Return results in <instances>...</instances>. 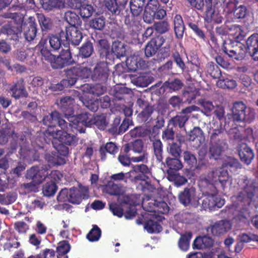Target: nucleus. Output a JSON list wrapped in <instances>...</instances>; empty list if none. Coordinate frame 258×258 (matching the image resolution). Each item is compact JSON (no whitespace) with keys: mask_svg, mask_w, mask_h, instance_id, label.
<instances>
[{"mask_svg":"<svg viewBox=\"0 0 258 258\" xmlns=\"http://www.w3.org/2000/svg\"><path fill=\"white\" fill-rule=\"evenodd\" d=\"M66 79L63 80L62 82L66 84L68 82V86L74 85L79 79L77 72V67H73L64 71Z\"/></svg>","mask_w":258,"mask_h":258,"instance_id":"c9c22d12","label":"nucleus"},{"mask_svg":"<svg viewBox=\"0 0 258 258\" xmlns=\"http://www.w3.org/2000/svg\"><path fill=\"white\" fill-rule=\"evenodd\" d=\"M226 170H229L232 173L235 172L238 169L242 168V165L238 159L230 158L226 161L223 165Z\"/></svg>","mask_w":258,"mask_h":258,"instance_id":"de8ad7c7","label":"nucleus"},{"mask_svg":"<svg viewBox=\"0 0 258 258\" xmlns=\"http://www.w3.org/2000/svg\"><path fill=\"white\" fill-rule=\"evenodd\" d=\"M228 147L210 143L209 149V158L210 159L217 160L221 156L222 152L228 149Z\"/></svg>","mask_w":258,"mask_h":258,"instance_id":"58836bf2","label":"nucleus"},{"mask_svg":"<svg viewBox=\"0 0 258 258\" xmlns=\"http://www.w3.org/2000/svg\"><path fill=\"white\" fill-rule=\"evenodd\" d=\"M42 7L45 10L50 11L54 8H62L61 3L57 0H39Z\"/></svg>","mask_w":258,"mask_h":258,"instance_id":"864d4df0","label":"nucleus"},{"mask_svg":"<svg viewBox=\"0 0 258 258\" xmlns=\"http://www.w3.org/2000/svg\"><path fill=\"white\" fill-rule=\"evenodd\" d=\"M131 172H135L136 173H140L136 175L134 177V181L137 182L138 181H146L149 179V175L151 173L150 170L148 166L144 164L132 165V170L130 171Z\"/></svg>","mask_w":258,"mask_h":258,"instance_id":"5701e85b","label":"nucleus"},{"mask_svg":"<svg viewBox=\"0 0 258 258\" xmlns=\"http://www.w3.org/2000/svg\"><path fill=\"white\" fill-rule=\"evenodd\" d=\"M70 192L69 202L73 204H79L83 199L88 197L87 190L83 191L73 187L70 189Z\"/></svg>","mask_w":258,"mask_h":258,"instance_id":"c756f323","label":"nucleus"},{"mask_svg":"<svg viewBox=\"0 0 258 258\" xmlns=\"http://www.w3.org/2000/svg\"><path fill=\"white\" fill-rule=\"evenodd\" d=\"M9 91L12 93L11 97L16 100L20 98H26L28 96V93L26 89L24 80L22 78L17 79L14 82L13 84L10 87Z\"/></svg>","mask_w":258,"mask_h":258,"instance_id":"f3484780","label":"nucleus"},{"mask_svg":"<svg viewBox=\"0 0 258 258\" xmlns=\"http://www.w3.org/2000/svg\"><path fill=\"white\" fill-rule=\"evenodd\" d=\"M141 20V16H136L131 14V15H128L125 17L124 23L129 28L138 27L140 24Z\"/></svg>","mask_w":258,"mask_h":258,"instance_id":"3c124183","label":"nucleus"},{"mask_svg":"<svg viewBox=\"0 0 258 258\" xmlns=\"http://www.w3.org/2000/svg\"><path fill=\"white\" fill-rule=\"evenodd\" d=\"M165 41L163 36L157 35L151 39L145 47V54L146 57L154 56Z\"/></svg>","mask_w":258,"mask_h":258,"instance_id":"4468645a","label":"nucleus"},{"mask_svg":"<svg viewBox=\"0 0 258 258\" xmlns=\"http://www.w3.org/2000/svg\"><path fill=\"white\" fill-rule=\"evenodd\" d=\"M217 85L218 87L223 89H233L237 86L236 82L233 79L228 78L219 80Z\"/></svg>","mask_w":258,"mask_h":258,"instance_id":"774afa93","label":"nucleus"},{"mask_svg":"<svg viewBox=\"0 0 258 258\" xmlns=\"http://www.w3.org/2000/svg\"><path fill=\"white\" fill-rule=\"evenodd\" d=\"M178 199L181 204L185 207L190 206L198 208L200 203V198L197 196L196 188L193 186L186 187L178 195Z\"/></svg>","mask_w":258,"mask_h":258,"instance_id":"39448f33","label":"nucleus"},{"mask_svg":"<svg viewBox=\"0 0 258 258\" xmlns=\"http://www.w3.org/2000/svg\"><path fill=\"white\" fill-rule=\"evenodd\" d=\"M126 66L131 72H136L139 69H144L147 66L146 61L140 57L131 56L126 60Z\"/></svg>","mask_w":258,"mask_h":258,"instance_id":"bb28decb","label":"nucleus"},{"mask_svg":"<svg viewBox=\"0 0 258 258\" xmlns=\"http://www.w3.org/2000/svg\"><path fill=\"white\" fill-rule=\"evenodd\" d=\"M255 117V110L253 108L247 106L241 101H236L233 103L231 113L228 115L227 118H225V122L233 128L236 127L237 123H250Z\"/></svg>","mask_w":258,"mask_h":258,"instance_id":"f257e3e1","label":"nucleus"},{"mask_svg":"<svg viewBox=\"0 0 258 258\" xmlns=\"http://www.w3.org/2000/svg\"><path fill=\"white\" fill-rule=\"evenodd\" d=\"M30 22L28 26L24 29V35L26 40L28 42H32L35 39L37 33V25L35 22L34 17H30Z\"/></svg>","mask_w":258,"mask_h":258,"instance_id":"c85d7f7f","label":"nucleus"},{"mask_svg":"<svg viewBox=\"0 0 258 258\" xmlns=\"http://www.w3.org/2000/svg\"><path fill=\"white\" fill-rule=\"evenodd\" d=\"M36 17L43 35L46 34L52 30L53 23L51 18L45 16L42 13H37Z\"/></svg>","mask_w":258,"mask_h":258,"instance_id":"cd10ccee","label":"nucleus"},{"mask_svg":"<svg viewBox=\"0 0 258 258\" xmlns=\"http://www.w3.org/2000/svg\"><path fill=\"white\" fill-rule=\"evenodd\" d=\"M45 159L52 165H62L66 163L64 157L60 156L56 152L47 153L45 155Z\"/></svg>","mask_w":258,"mask_h":258,"instance_id":"ea45409f","label":"nucleus"},{"mask_svg":"<svg viewBox=\"0 0 258 258\" xmlns=\"http://www.w3.org/2000/svg\"><path fill=\"white\" fill-rule=\"evenodd\" d=\"M58 35L59 36L56 34H51L48 36L49 43L51 51H56L59 49L61 44H63V42L66 41L64 38L61 37L60 31Z\"/></svg>","mask_w":258,"mask_h":258,"instance_id":"a19ab883","label":"nucleus"},{"mask_svg":"<svg viewBox=\"0 0 258 258\" xmlns=\"http://www.w3.org/2000/svg\"><path fill=\"white\" fill-rule=\"evenodd\" d=\"M222 17L218 14L216 13L212 6L211 2H209L206 4L205 22L207 23H216L219 24L222 23Z\"/></svg>","mask_w":258,"mask_h":258,"instance_id":"b1692460","label":"nucleus"},{"mask_svg":"<svg viewBox=\"0 0 258 258\" xmlns=\"http://www.w3.org/2000/svg\"><path fill=\"white\" fill-rule=\"evenodd\" d=\"M60 35L67 44L71 43L74 45H78L83 38L82 32L76 27H66L64 30H60Z\"/></svg>","mask_w":258,"mask_h":258,"instance_id":"6e6552de","label":"nucleus"},{"mask_svg":"<svg viewBox=\"0 0 258 258\" xmlns=\"http://www.w3.org/2000/svg\"><path fill=\"white\" fill-rule=\"evenodd\" d=\"M213 125L210 143L228 147L226 136L227 127L226 123L223 125L221 122L217 121L213 123Z\"/></svg>","mask_w":258,"mask_h":258,"instance_id":"20e7f679","label":"nucleus"},{"mask_svg":"<svg viewBox=\"0 0 258 258\" xmlns=\"http://www.w3.org/2000/svg\"><path fill=\"white\" fill-rule=\"evenodd\" d=\"M171 55V49L169 45L160 47L156 55V60L161 62Z\"/></svg>","mask_w":258,"mask_h":258,"instance_id":"052dcab7","label":"nucleus"},{"mask_svg":"<svg viewBox=\"0 0 258 258\" xmlns=\"http://www.w3.org/2000/svg\"><path fill=\"white\" fill-rule=\"evenodd\" d=\"M244 183L243 190L239 193L237 199L239 202L243 203L245 206H250L254 196V186L247 179L244 180Z\"/></svg>","mask_w":258,"mask_h":258,"instance_id":"1a4fd4ad","label":"nucleus"},{"mask_svg":"<svg viewBox=\"0 0 258 258\" xmlns=\"http://www.w3.org/2000/svg\"><path fill=\"white\" fill-rule=\"evenodd\" d=\"M183 159L190 168L196 167L198 165L197 159L195 155L188 151L183 152Z\"/></svg>","mask_w":258,"mask_h":258,"instance_id":"680f3d73","label":"nucleus"},{"mask_svg":"<svg viewBox=\"0 0 258 258\" xmlns=\"http://www.w3.org/2000/svg\"><path fill=\"white\" fill-rule=\"evenodd\" d=\"M127 2L128 0H104V5L112 15H118Z\"/></svg>","mask_w":258,"mask_h":258,"instance_id":"393cba45","label":"nucleus"},{"mask_svg":"<svg viewBox=\"0 0 258 258\" xmlns=\"http://www.w3.org/2000/svg\"><path fill=\"white\" fill-rule=\"evenodd\" d=\"M121 186L120 184H115L113 181H109L105 185L104 190L106 193L111 196H119L121 195Z\"/></svg>","mask_w":258,"mask_h":258,"instance_id":"49530a36","label":"nucleus"},{"mask_svg":"<svg viewBox=\"0 0 258 258\" xmlns=\"http://www.w3.org/2000/svg\"><path fill=\"white\" fill-rule=\"evenodd\" d=\"M118 151V147L115 143L108 142L105 145H102L99 148V152L100 159L102 161H105L107 158V152L112 155H115Z\"/></svg>","mask_w":258,"mask_h":258,"instance_id":"7c9ffc66","label":"nucleus"},{"mask_svg":"<svg viewBox=\"0 0 258 258\" xmlns=\"http://www.w3.org/2000/svg\"><path fill=\"white\" fill-rule=\"evenodd\" d=\"M15 11L16 12L4 14V17L6 18L13 19L14 20V22H12L13 24L22 27L24 17L26 14V10H17Z\"/></svg>","mask_w":258,"mask_h":258,"instance_id":"473e14b6","label":"nucleus"},{"mask_svg":"<svg viewBox=\"0 0 258 258\" xmlns=\"http://www.w3.org/2000/svg\"><path fill=\"white\" fill-rule=\"evenodd\" d=\"M235 48V52L233 55H232V58L238 60H242L245 57L247 53L246 46H244L242 43H238Z\"/></svg>","mask_w":258,"mask_h":258,"instance_id":"bf43d9fd","label":"nucleus"},{"mask_svg":"<svg viewBox=\"0 0 258 258\" xmlns=\"http://www.w3.org/2000/svg\"><path fill=\"white\" fill-rule=\"evenodd\" d=\"M144 228L149 233H158L162 230L161 225L157 221L152 220L147 221Z\"/></svg>","mask_w":258,"mask_h":258,"instance_id":"603ef678","label":"nucleus"},{"mask_svg":"<svg viewBox=\"0 0 258 258\" xmlns=\"http://www.w3.org/2000/svg\"><path fill=\"white\" fill-rule=\"evenodd\" d=\"M108 124L106 117L104 115L93 116L92 125H95L100 130H104Z\"/></svg>","mask_w":258,"mask_h":258,"instance_id":"4d7b16f0","label":"nucleus"},{"mask_svg":"<svg viewBox=\"0 0 258 258\" xmlns=\"http://www.w3.org/2000/svg\"><path fill=\"white\" fill-rule=\"evenodd\" d=\"M57 190V186L54 181L47 182L43 185L42 193L44 196L50 197L54 196Z\"/></svg>","mask_w":258,"mask_h":258,"instance_id":"09e8293b","label":"nucleus"},{"mask_svg":"<svg viewBox=\"0 0 258 258\" xmlns=\"http://www.w3.org/2000/svg\"><path fill=\"white\" fill-rule=\"evenodd\" d=\"M111 50L117 58L126 55V45L120 41H115L112 43Z\"/></svg>","mask_w":258,"mask_h":258,"instance_id":"37998d69","label":"nucleus"},{"mask_svg":"<svg viewBox=\"0 0 258 258\" xmlns=\"http://www.w3.org/2000/svg\"><path fill=\"white\" fill-rule=\"evenodd\" d=\"M248 13L247 8L246 6L243 5L236 6L233 11L234 18L238 19L245 18Z\"/></svg>","mask_w":258,"mask_h":258,"instance_id":"338daca9","label":"nucleus"},{"mask_svg":"<svg viewBox=\"0 0 258 258\" xmlns=\"http://www.w3.org/2000/svg\"><path fill=\"white\" fill-rule=\"evenodd\" d=\"M134 84L139 87H146L151 83L149 76L145 74H140L134 79Z\"/></svg>","mask_w":258,"mask_h":258,"instance_id":"e2e57ef3","label":"nucleus"},{"mask_svg":"<svg viewBox=\"0 0 258 258\" xmlns=\"http://www.w3.org/2000/svg\"><path fill=\"white\" fill-rule=\"evenodd\" d=\"M231 228L229 221L224 219L216 222L213 225L209 226L207 231L209 234L214 236H219L227 232Z\"/></svg>","mask_w":258,"mask_h":258,"instance_id":"ddd939ff","label":"nucleus"},{"mask_svg":"<svg viewBox=\"0 0 258 258\" xmlns=\"http://www.w3.org/2000/svg\"><path fill=\"white\" fill-rule=\"evenodd\" d=\"M246 50L254 61H258V33L251 34L245 42Z\"/></svg>","mask_w":258,"mask_h":258,"instance_id":"6ab92c4d","label":"nucleus"},{"mask_svg":"<svg viewBox=\"0 0 258 258\" xmlns=\"http://www.w3.org/2000/svg\"><path fill=\"white\" fill-rule=\"evenodd\" d=\"M70 49H62L57 56L54 55L51 66L55 69H62L75 63Z\"/></svg>","mask_w":258,"mask_h":258,"instance_id":"423d86ee","label":"nucleus"},{"mask_svg":"<svg viewBox=\"0 0 258 258\" xmlns=\"http://www.w3.org/2000/svg\"><path fill=\"white\" fill-rule=\"evenodd\" d=\"M121 117L116 116L108 129V133L113 136H116L125 133L129 127L131 121L128 119H123L121 123Z\"/></svg>","mask_w":258,"mask_h":258,"instance_id":"2eb2a0df","label":"nucleus"},{"mask_svg":"<svg viewBox=\"0 0 258 258\" xmlns=\"http://www.w3.org/2000/svg\"><path fill=\"white\" fill-rule=\"evenodd\" d=\"M207 72L214 79H219L221 76V71L219 67L213 61L209 62L207 64Z\"/></svg>","mask_w":258,"mask_h":258,"instance_id":"8fccbe9b","label":"nucleus"},{"mask_svg":"<svg viewBox=\"0 0 258 258\" xmlns=\"http://www.w3.org/2000/svg\"><path fill=\"white\" fill-rule=\"evenodd\" d=\"M93 115L87 112H83L76 116L73 114V117L70 118L68 121L69 125L71 131L80 133H84L87 127H91Z\"/></svg>","mask_w":258,"mask_h":258,"instance_id":"7ed1b4c3","label":"nucleus"},{"mask_svg":"<svg viewBox=\"0 0 258 258\" xmlns=\"http://www.w3.org/2000/svg\"><path fill=\"white\" fill-rule=\"evenodd\" d=\"M176 130L167 124V126L162 131V139L168 144L173 142L175 139Z\"/></svg>","mask_w":258,"mask_h":258,"instance_id":"a18cd8bd","label":"nucleus"},{"mask_svg":"<svg viewBox=\"0 0 258 258\" xmlns=\"http://www.w3.org/2000/svg\"><path fill=\"white\" fill-rule=\"evenodd\" d=\"M189 141L193 148L198 149L205 142V137L200 127H194L189 134Z\"/></svg>","mask_w":258,"mask_h":258,"instance_id":"4be33fe9","label":"nucleus"},{"mask_svg":"<svg viewBox=\"0 0 258 258\" xmlns=\"http://www.w3.org/2000/svg\"><path fill=\"white\" fill-rule=\"evenodd\" d=\"M152 147L157 161L159 162H163V146L161 141L159 139L154 140L152 143Z\"/></svg>","mask_w":258,"mask_h":258,"instance_id":"c03bdc74","label":"nucleus"},{"mask_svg":"<svg viewBox=\"0 0 258 258\" xmlns=\"http://www.w3.org/2000/svg\"><path fill=\"white\" fill-rule=\"evenodd\" d=\"M22 27L12 22L4 24L0 29V35L6 34L10 40L15 42L19 41L22 37Z\"/></svg>","mask_w":258,"mask_h":258,"instance_id":"f8f14e48","label":"nucleus"},{"mask_svg":"<svg viewBox=\"0 0 258 258\" xmlns=\"http://www.w3.org/2000/svg\"><path fill=\"white\" fill-rule=\"evenodd\" d=\"M101 235V231L96 225L93 226V228L87 235V238L89 241L94 242L98 241Z\"/></svg>","mask_w":258,"mask_h":258,"instance_id":"0e129e2a","label":"nucleus"},{"mask_svg":"<svg viewBox=\"0 0 258 258\" xmlns=\"http://www.w3.org/2000/svg\"><path fill=\"white\" fill-rule=\"evenodd\" d=\"M93 51V44L90 41H86L80 48V53L84 58L90 56Z\"/></svg>","mask_w":258,"mask_h":258,"instance_id":"13d9d810","label":"nucleus"},{"mask_svg":"<svg viewBox=\"0 0 258 258\" xmlns=\"http://www.w3.org/2000/svg\"><path fill=\"white\" fill-rule=\"evenodd\" d=\"M48 175V168L46 165L41 167L33 166L28 169L26 174L27 179H31L37 184L43 182Z\"/></svg>","mask_w":258,"mask_h":258,"instance_id":"0eeeda50","label":"nucleus"},{"mask_svg":"<svg viewBox=\"0 0 258 258\" xmlns=\"http://www.w3.org/2000/svg\"><path fill=\"white\" fill-rule=\"evenodd\" d=\"M238 43H236L234 41L231 40L224 41L223 43L222 49L224 52L229 57L232 58V55H233L236 46Z\"/></svg>","mask_w":258,"mask_h":258,"instance_id":"5fc2aeb1","label":"nucleus"},{"mask_svg":"<svg viewBox=\"0 0 258 258\" xmlns=\"http://www.w3.org/2000/svg\"><path fill=\"white\" fill-rule=\"evenodd\" d=\"M225 204V200L216 194H208L202 201L201 208L204 210H216Z\"/></svg>","mask_w":258,"mask_h":258,"instance_id":"9b49d317","label":"nucleus"},{"mask_svg":"<svg viewBox=\"0 0 258 258\" xmlns=\"http://www.w3.org/2000/svg\"><path fill=\"white\" fill-rule=\"evenodd\" d=\"M179 157L171 158L168 157L165 159V165L167 167L168 176L177 172L183 167V165L179 159Z\"/></svg>","mask_w":258,"mask_h":258,"instance_id":"a878e982","label":"nucleus"},{"mask_svg":"<svg viewBox=\"0 0 258 258\" xmlns=\"http://www.w3.org/2000/svg\"><path fill=\"white\" fill-rule=\"evenodd\" d=\"M132 93L131 89L125 87L117 86L114 89V97L117 100L124 99L125 95Z\"/></svg>","mask_w":258,"mask_h":258,"instance_id":"6e6d98bb","label":"nucleus"},{"mask_svg":"<svg viewBox=\"0 0 258 258\" xmlns=\"http://www.w3.org/2000/svg\"><path fill=\"white\" fill-rule=\"evenodd\" d=\"M174 31L176 37L181 39L185 30V26L182 17L180 15H176L174 17Z\"/></svg>","mask_w":258,"mask_h":258,"instance_id":"f704fd0d","label":"nucleus"},{"mask_svg":"<svg viewBox=\"0 0 258 258\" xmlns=\"http://www.w3.org/2000/svg\"><path fill=\"white\" fill-rule=\"evenodd\" d=\"M19 154L20 159L29 164L39 161L40 158V154L37 151L25 145L20 148Z\"/></svg>","mask_w":258,"mask_h":258,"instance_id":"a211bd4d","label":"nucleus"},{"mask_svg":"<svg viewBox=\"0 0 258 258\" xmlns=\"http://www.w3.org/2000/svg\"><path fill=\"white\" fill-rule=\"evenodd\" d=\"M72 7L74 9H78L80 15L83 18L90 17L95 11V9L91 5L85 3L78 2L75 5L73 4Z\"/></svg>","mask_w":258,"mask_h":258,"instance_id":"2f4dec72","label":"nucleus"},{"mask_svg":"<svg viewBox=\"0 0 258 258\" xmlns=\"http://www.w3.org/2000/svg\"><path fill=\"white\" fill-rule=\"evenodd\" d=\"M108 76L109 69L107 64L104 61H100L94 68L91 78L93 81L103 83L106 82Z\"/></svg>","mask_w":258,"mask_h":258,"instance_id":"dca6fc26","label":"nucleus"},{"mask_svg":"<svg viewBox=\"0 0 258 258\" xmlns=\"http://www.w3.org/2000/svg\"><path fill=\"white\" fill-rule=\"evenodd\" d=\"M237 151L241 161L245 164L249 165L254 157L253 150L247 144H242L237 147Z\"/></svg>","mask_w":258,"mask_h":258,"instance_id":"412c9836","label":"nucleus"},{"mask_svg":"<svg viewBox=\"0 0 258 258\" xmlns=\"http://www.w3.org/2000/svg\"><path fill=\"white\" fill-rule=\"evenodd\" d=\"M74 98L71 96H66L60 100L59 108L63 112L64 117L68 120L73 117L75 112L74 108Z\"/></svg>","mask_w":258,"mask_h":258,"instance_id":"aec40b11","label":"nucleus"},{"mask_svg":"<svg viewBox=\"0 0 258 258\" xmlns=\"http://www.w3.org/2000/svg\"><path fill=\"white\" fill-rule=\"evenodd\" d=\"M70 130H71V127L69 126V122H68L67 128L59 129L55 133H53L52 137L54 139H58L60 143L67 145H75L78 143V140L75 135L69 133Z\"/></svg>","mask_w":258,"mask_h":258,"instance_id":"9d476101","label":"nucleus"},{"mask_svg":"<svg viewBox=\"0 0 258 258\" xmlns=\"http://www.w3.org/2000/svg\"><path fill=\"white\" fill-rule=\"evenodd\" d=\"M90 25L95 30H102L105 25V19L103 16L94 18L90 21Z\"/></svg>","mask_w":258,"mask_h":258,"instance_id":"69168bd1","label":"nucleus"},{"mask_svg":"<svg viewBox=\"0 0 258 258\" xmlns=\"http://www.w3.org/2000/svg\"><path fill=\"white\" fill-rule=\"evenodd\" d=\"M219 173L217 169L212 170L207 173V175L202 176L200 178L201 184L203 186L210 185L214 187V183L216 182L217 174Z\"/></svg>","mask_w":258,"mask_h":258,"instance_id":"e433bc0d","label":"nucleus"},{"mask_svg":"<svg viewBox=\"0 0 258 258\" xmlns=\"http://www.w3.org/2000/svg\"><path fill=\"white\" fill-rule=\"evenodd\" d=\"M188 119L189 116L187 115H177L171 117L168 120L167 124L176 130V128L184 127Z\"/></svg>","mask_w":258,"mask_h":258,"instance_id":"72a5a7b5","label":"nucleus"},{"mask_svg":"<svg viewBox=\"0 0 258 258\" xmlns=\"http://www.w3.org/2000/svg\"><path fill=\"white\" fill-rule=\"evenodd\" d=\"M65 19L70 25L69 27H78L81 26L82 23L80 18L75 13L68 11L65 13Z\"/></svg>","mask_w":258,"mask_h":258,"instance_id":"79ce46f5","label":"nucleus"},{"mask_svg":"<svg viewBox=\"0 0 258 258\" xmlns=\"http://www.w3.org/2000/svg\"><path fill=\"white\" fill-rule=\"evenodd\" d=\"M192 236V234L190 231H186L180 234V237L178 241V246L180 249L183 251L188 250Z\"/></svg>","mask_w":258,"mask_h":258,"instance_id":"4c0bfd02","label":"nucleus"},{"mask_svg":"<svg viewBox=\"0 0 258 258\" xmlns=\"http://www.w3.org/2000/svg\"><path fill=\"white\" fill-rule=\"evenodd\" d=\"M43 124L48 127L47 133L52 136L60 128H67L68 122L62 118L61 114L57 111H52L50 113L43 117Z\"/></svg>","mask_w":258,"mask_h":258,"instance_id":"f03ea898","label":"nucleus"}]
</instances>
